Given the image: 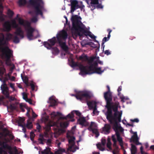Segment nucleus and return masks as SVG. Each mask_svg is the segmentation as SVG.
<instances>
[{
  "label": "nucleus",
  "instance_id": "f257e3e1",
  "mask_svg": "<svg viewBox=\"0 0 154 154\" xmlns=\"http://www.w3.org/2000/svg\"><path fill=\"white\" fill-rule=\"evenodd\" d=\"M68 34L67 32L64 30L60 31L58 33L56 37H54L51 39L48 40V42H44V45L47 49H50L52 47L54 46L57 42L61 48L64 51H67L68 50V47L66 45L65 42H63V41H65L67 38Z\"/></svg>",
  "mask_w": 154,
  "mask_h": 154
},
{
  "label": "nucleus",
  "instance_id": "f03ea898",
  "mask_svg": "<svg viewBox=\"0 0 154 154\" xmlns=\"http://www.w3.org/2000/svg\"><path fill=\"white\" fill-rule=\"evenodd\" d=\"M29 4L33 11H29V13L32 15L35 14V15L31 19L32 23H35L38 21V16H42V11L45 10L44 2L43 0H29Z\"/></svg>",
  "mask_w": 154,
  "mask_h": 154
},
{
  "label": "nucleus",
  "instance_id": "7ed1b4c3",
  "mask_svg": "<svg viewBox=\"0 0 154 154\" xmlns=\"http://www.w3.org/2000/svg\"><path fill=\"white\" fill-rule=\"evenodd\" d=\"M108 113H106V119L111 124L113 125L112 128L116 134L117 132L119 133V126L118 125V122H121V117L122 113H119L116 112L113 114L111 112H109Z\"/></svg>",
  "mask_w": 154,
  "mask_h": 154
},
{
  "label": "nucleus",
  "instance_id": "20e7f679",
  "mask_svg": "<svg viewBox=\"0 0 154 154\" xmlns=\"http://www.w3.org/2000/svg\"><path fill=\"white\" fill-rule=\"evenodd\" d=\"M112 100L110 102L111 103L109 105H108L106 101V107L107 109V111L106 113H108L109 112H111L112 113V111L114 112L119 113H122V112L118 111V108L120 107L119 103L117 101V97H113V100L112 101Z\"/></svg>",
  "mask_w": 154,
  "mask_h": 154
},
{
  "label": "nucleus",
  "instance_id": "39448f33",
  "mask_svg": "<svg viewBox=\"0 0 154 154\" xmlns=\"http://www.w3.org/2000/svg\"><path fill=\"white\" fill-rule=\"evenodd\" d=\"M76 98L80 101L83 102L87 101L91 99L92 96L91 92L88 91L84 90L79 91L76 95Z\"/></svg>",
  "mask_w": 154,
  "mask_h": 154
},
{
  "label": "nucleus",
  "instance_id": "423d86ee",
  "mask_svg": "<svg viewBox=\"0 0 154 154\" xmlns=\"http://www.w3.org/2000/svg\"><path fill=\"white\" fill-rule=\"evenodd\" d=\"M97 61H94L90 66H84L82 64H80L79 66V68L82 74H90V71H93L94 69L97 68L98 65Z\"/></svg>",
  "mask_w": 154,
  "mask_h": 154
},
{
  "label": "nucleus",
  "instance_id": "0eeeda50",
  "mask_svg": "<svg viewBox=\"0 0 154 154\" xmlns=\"http://www.w3.org/2000/svg\"><path fill=\"white\" fill-rule=\"evenodd\" d=\"M11 25L13 28L16 29L14 32V34L19 36L21 38H23L24 37V32L22 29L19 26L18 24L17 23L15 20H12Z\"/></svg>",
  "mask_w": 154,
  "mask_h": 154
},
{
  "label": "nucleus",
  "instance_id": "6e6552de",
  "mask_svg": "<svg viewBox=\"0 0 154 154\" xmlns=\"http://www.w3.org/2000/svg\"><path fill=\"white\" fill-rule=\"evenodd\" d=\"M2 94L4 96H0V103H4V100L9 97V89L7 86L1 85V87Z\"/></svg>",
  "mask_w": 154,
  "mask_h": 154
},
{
  "label": "nucleus",
  "instance_id": "1a4fd4ad",
  "mask_svg": "<svg viewBox=\"0 0 154 154\" xmlns=\"http://www.w3.org/2000/svg\"><path fill=\"white\" fill-rule=\"evenodd\" d=\"M2 56L6 59L5 63L7 66H10L11 61L10 58L13 56V51L10 50L2 52Z\"/></svg>",
  "mask_w": 154,
  "mask_h": 154
},
{
  "label": "nucleus",
  "instance_id": "9d476101",
  "mask_svg": "<svg viewBox=\"0 0 154 154\" xmlns=\"http://www.w3.org/2000/svg\"><path fill=\"white\" fill-rule=\"evenodd\" d=\"M71 2L70 5H69L71 6L70 12L71 13H73L74 11L79 8L82 9L84 7V5L82 4V2H81L80 5L79 4L78 2L76 0H70Z\"/></svg>",
  "mask_w": 154,
  "mask_h": 154
},
{
  "label": "nucleus",
  "instance_id": "9b49d317",
  "mask_svg": "<svg viewBox=\"0 0 154 154\" xmlns=\"http://www.w3.org/2000/svg\"><path fill=\"white\" fill-rule=\"evenodd\" d=\"M26 24V26L25 27V29L26 32L27 37L30 40L32 39V38L33 36V33L35 29L31 26L29 22H27Z\"/></svg>",
  "mask_w": 154,
  "mask_h": 154
},
{
  "label": "nucleus",
  "instance_id": "f8f14e48",
  "mask_svg": "<svg viewBox=\"0 0 154 154\" xmlns=\"http://www.w3.org/2000/svg\"><path fill=\"white\" fill-rule=\"evenodd\" d=\"M74 31L76 36L79 35L80 36V37H83L84 35L89 36L91 33L90 31L85 29L81 26Z\"/></svg>",
  "mask_w": 154,
  "mask_h": 154
},
{
  "label": "nucleus",
  "instance_id": "ddd939ff",
  "mask_svg": "<svg viewBox=\"0 0 154 154\" xmlns=\"http://www.w3.org/2000/svg\"><path fill=\"white\" fill-rule=\"evenodd\" d=\"M80 17L78 16L77 15H72L71 18V20L72 23V30H75L77 29L80 26V22L78 20Z\"/></svg>",
  "mask_w": 154,
  "mask_h": 154
},
{
  "label": "nucleus",
  "instance_id": "4468645a",
  "mask_svg": "<svg viewBox=\"0 0 154 154\" xmlns=\"http://www.w3.org/2000/svg\"><path fill=\"white\" fill-rule=\"evenodd\" d=\"M106 87L108 91L104 93V98L105 101H106L108 105L111 104L110 102L112 100V92L110 91V88L109 85H107Z\"/></svg>",
  "mask_w": 154,
  "mask_h": 154
},
{
  "label": "nucleus",
  "instance_id": "2eb2a0df",
  "mask_svg": "<svg viewBox=\"0 0 154 154\" xmlns=\"http://www.w3.org/2000/svg\"><path fill=\"white\" fill-rule=\"evenodd\" d=\"M5 72L6 69L4 66H3L0 67V75L1 76V78H0V80L3 83V85H2L7 86L6 82L9 79L7 77L5 76L4 77L3 76V75Z\"/></svg>",
  "mask_w": 154,
  "mask_h": 154
},
{
  "label": "nucleus",
  "instance_id": "dca6fc26",
  "mask_svg": "<svg viewBox=\"0 0 154 154\" xmlns=\"http://www.w3.org/2000/svg\"><path fill=\"white\" fill-rule=\"evenodd\" d=\"M85 1L88 5V7L92 11L96 8V5L99 3V0H85Z\"/></svg>",
  "mask_w": 154,
  "mask_h": 154
},
{
  "label": "nucleus",
  "instance_id": "f3484780",
  "mask_svg": "<svg viewBox=\"0 0 154 154\" xmlns=\"http://www.w3.org/2000/svg\"><path fill=\"white\" fill-rule=\"evenodd\" d=\"M5 39L0 38V52H2L11 50L7 46L3 47L6 44V41Z\"/></svg>",
  "mask_w": 154,
  "mask_h": 154
},
{
  "label": "nucleus",
  "instance_id": "a211bd4d",
  "mask_svg": "<svg viewBox=\"0 0 154 154\" xmlns=\"http://www.w3.org/2000/svg\"><path fill=\"white\" fill-rule=\"evenodd\" d=\"M75 138L74 137H70V139L69 140V143L70 145L68 148V149L72 152L75 151L76 149L75 148H73V146L75 144L74 140Z\"/></svg>",
  "mask_w": 154,
  "mask_h": 154
},
{
  "label": "nucleus",
  "instance_id": "6ab92c4d",
  "mask_svg": "<svg viewBox=\"0 0 154 154\" xmlns=\"http://www.w3.org/2000/svg\"><path fill=\"white\" fill-rule=\"evenodd\" d=\"M77 123L82 126H88L89 125V123L86 121L84 117H80L77 120Z\"/></svg>",
  "mask_w": 154,
  "mask_h": 154
},
{
  "label": "nucleus",
  "instance_id": "aec40b11",
  "mask_svg": "<svg viewBox=\"0 0 154 154\" xmlns=\"http://www.w3.org/2000/svg\"><path fill=\"white\" fill-rule=\"evenodd\" d=\"M3 27L4 31L9 32L11 30V26L10 22L8 21L4 23Z\"/></svg>",
  "mask_w": 154,
  "mask_h": 154
},
{
  "label": "nucleus",
  "instance_id": "412c9836",
  "mask_svg": "<svg viewBox=\"0 0 154 154\" xmlns=\"http://www.w3.org/2000/svg\"><path fill=\"white\" fill-rule=\"evenodd\" d=\"M74 117V112L72 111L70 113H69L66 116L60 117V119H67V118H69L71 119L70 121L71 122H74L75 121V119H72Z\"/></svg>",
  "mask_w": 154,
  "mask_h": 154
},
{
  "label": "nucleus",
  "instance_id": "4be33fe9",
  "mask_svg": "<svg viewBox=\"0 0 154 154\" xmlns=\"http://www.w3.org/2000/svg\"><path fill=\"white\" fill-rule=\"evenodd\" d=\"M111 126L109 124H106L103 128V131L105 134H108L110 133Z\"/></svg>",
  "mask_w": 154,
  "mask_h": 154
},
{
  "label": "nucleus",
  "instance_id": "5701e85b",
  "mask_svg": "<svg viewBox=\"0 0 154 154\" xmlns=\"http://www.w3.org/2000/svg\"><path fill=\"white\" fill-rule=\"evenodd\" d=\"M97 59L98 60L99 57H97L96 56H92L89 57H88V60H87L89 66H90L93 63L94 60Z\"/></svg>",
  "mask_w": 154,
  "mask_h": 154
},
{
  "label": "nucleus",
  "instance_id": "b1692460",
  "mask_svg": "<svg viewBox=\"0 0 154 154\" xmlns=\"http://www.w3.org/2000/svg\"><path fill=\"white\" fill-rule=\"evenodd\" d=\"M104 70H101V67H98L96 68L94 70H93V71H92L90 72V74H92L95 73H96L98 74H101L102 72H103Z\"/></svg>",
  "mask_w": 154,
  "mask_h": 154
},
{
  "label": "nucleus",
  "instance_id": "393cba45",
  "mask_svg": "<svg viewBox=\"0 0 154 154\" xmlns=\"http://www.w3.org/2000/svg\"><path fill=\"white\" fill-rule=\"evenodd\" d=\"M139 138L138 136H132L131 139V142H133L135 143L137 145H138L141 144V143L139 142Z\"/></svg>",
  "mask_w": 154,
  "mask_h": 154
},
{
  "label": "nucleus",
  "instance_id": "a878e982",
  "mask_svg": "<svg viewBox=\"0 0 154 154\" xmlns=\"http://www.w3.org/2000/svg\"><path fill=\"white\" fill-rule=\"evenodd\" d=\"M6 99H8L9 101L6 100L5 99L4 100V103H2L4 105H8L9 104V102H11V101H14L15 100H16V99L14 97L10 96V95H9V97L6 98Z\"/></svg>",
  "mask_w": 154,
  "mask_h": 154
},
{
  "label": "nucleus",
  "instance_id": "bb28decb",
  "mask_svg": "<svg viewBox=\"0 0 154 154\" xmlns=\"http://www.w3.org/2000/svg\"><path fill=\"white\" fill-rule=\"evenodd\" d=\"M116 136L117 140L119 142L120 146L122 147H123V142L122 138L120 136V134L119 133L117 132L116 134Z\"/></svg>",
  "mask_w": 154,
  "mask_h": 154
},
{
  "label": "nucleus",
  "instance_id": "cd10ccee",
  "mask_svg": "<svg viewBox=\"0 0 154 154\" xmlns=\"http://www.w3.org/2000/svg\"><path fill=\"white\" fill-rule=\"evenodd\" d=\"M107 31L108 32V34L107 35V37H104L102 40V42H103L104 43L109 40L111 36L110 33L112 31V30L110 29H108L107 30Z\"/></svg>",
  "mask_w": 154,
  "mask_h": 154
},
{
  "label": "nucleus",
  "instance_id": "c85d7f7f",
  "mask_svg": "<svg viewBox=\"0 0 154 154\" xmlns=\"http://www.w3.org/2000/svg\"><path fill=\"white\" fill-rule=\"evenodd\" d=\"M18 22L20 25L23 26L25 28L26 26V23L29 22L27 21H25L23 19L20 18H19L18 19Z\"/></svg>",
  "mask_w": 154,
  "mask_h": 154
},
{
  "label": "nucleus",
  "instance_id": "c756f323",
  "mask_svg": "<svg viewBox=\"0 0 154 154\" xmlns=\"http://www.w3.org/2000/svg\"><path fill=\"white\" fill-rule=\"evenodd\" d=\"M18 104L17 102H16L15 103L11 104L9 106H7V108H9L11 111L16 110L17 108L16 105Z\"/></svg>",
  "mask_w": 154,
  "mask_h": 154
},
{
  "label": "nucleus",
  "instance_id": "7c9ffc66",
  "mask_svg": "<svg viewBox=\"0 0 154 154\" xmlns=\"http://www.w3.org/2000/svg\"><path fill=\"white\" fill-rule=\"evenodd\" d=\"M25 119L24 118L20 117L18 121V124L19 126L22 127L25 124L24 123Z\"/></svg>",
  "mask_w": 154,
  "mask_h": 154
},
{
  "label": "nucleus",
  "instance_id": "2f4dec72",
  "mask_svg": "<svg viewBox=\"0 0 154 154\" xmlns=\"http://www.w3.org/2000/svg\"><path fill=\"white\" fill-rule=\"evenodd\" d=\"M86 102L87 104L90 109H92L94 108V106H95V105L96 104V103L95 101H89L88 100Z\"/></svg>",
  "mask_w": 154,
  "mask_h": 154
},
{
  "label": "nucleus",
  "instance_id": "473e14b6",
  "mask_svg": "<svg viewBox=\"0 0 154 154\" xmlns=\"http://www.w3.org/2000/svg\"><path fill=\"white\" fill-rule=\"evenodd\" d=\"M122 90V87L121 86H119V87L117 91L118 92V96H120V99H121V101L122 102H124V100L125 99V97L123 96H121V93L120 92V91H121Z\"/></svg>",
  "mask_w": 154,
  "mask_h": 154
},
{
  "label": "nucleus",
  "instance_id": "72a5a7b5",
  "mask_svg": "<svg viewBox=\"0 0 154 154\" xmlns=\"http://www.w3.org/2000/svg\"><path fill=\"white\" fill-rule=\"evenodd\" d=\"M13 35L12 34L8 33L6 34V37L5 38V40L6 41H9L13 38Z\"/></svg>",
  "mask_w": 154,
  "mask_h": 154
},
{
  "label": "nucleus",
  "instance_id": "f704fd0d",
  "mask_svg": "<svg viewBox=\"0 0 154 154\" xmlns=\"http://www.w3.org/2000/svg\"><path fill=\"white\" fill-rule=\"evenodd\" d=\"M49 99L50 103V106L52 107L57 105V101L54 99L52 97H50Z\"/></svg>",
  "mask_w": 154,
  "mask_h": 154
},
{
  "label": "nucleus",
  "instance_id": "c9c22d12",
  "mask_svg": "<svg viewBox=\"0 0 154 154\" xmlns=\"http://www.w3.org/2000/svg\"><path fill=\"white\" fill-rule=\"evenodd\" d=\"M88 57L87 56L85 55L84 54L82 55L81 56H79V59L84 61H87L88 60Z\"/></svg>",
  "mask_w": 154,
  "mask_h": 154
},
{
  "label": "nucleus",
  "instance_id": "e433bc0d",
  "mask_svg": "<svg viewBox=\"0 0 154 154\" xmlns=\"http://www.w3.org/2000/svg\"><path fill=\"white\" fill-rule=\"evenodd\" d=\"M21 76L23 82L27 86H29L28 77L26 76L23 77L21 75Z\"/></svg>",
  "mask_w": 154,
  "mask_h": 154
},
{
  "label": "nucleus",
  "instance_id": "4c0bfd02",
  "mask_svg": "<svg viewBox=\"0 0 154 154\" xmlns=\"http://www.w3.org/2000/svg\"><path fill=\"white\" fill-rule=\"evenodd\" d=\"M90 131H92L93 134H95L96 135V137H98L99 135V133L97 130L96 128H93L89 130Z\"/></svg>",
  "mask_w": 154,
  "mask_h": 154
},
{
  "label": "nucleus",
  "instance_id": "58836bf2",
  "mask_svg": "<svg viewBox=\"0 0 154 154\" xmlns=\"http://www.w3.org/2000/svg\"><path fill=\"white\" fill-rule=\"evenodd\" d=\"M131 154H135L137 151V148L133 144H131Z\"/></svg>",
  "mask_w": 154,
  "mask_h": 154
},
{
  "label": "nucleus",
  "instance_id": "ea45409f",
  "mask_svg": "<svg viewBox=\"0 0 154 154\" xmlns=\"http://www.w3.org/2000/svg\"><path fill=\"white\" fill-rule=\"evenodd\" d=\"M51 48H52V52L53 54L55 55L58 54L59 53V51L57 47H52Z\"/></svg>",
  "mask_w": 154,
  "mask_h": 154
},
{
  "label": "nucleus",
  "instance_id": "a19ab883",
  "mask_svg": "<svg viewBox=\"0 0 154 154\" xmlns=\"http://www.w3.org/2000/svg\"><path fill=\"white\" fill-rule=\"evenodd\" d=\"M97 125L95 122H91V124L88 128V130L91 129L93 128H95L96 127Z\"/></svg>",
  "mask_w": 154,
  "mask_h": 154
},
{
  "label": "nucleus",
  "instance_id": "79ce46f5",
  "mask_svg": "<svg viewBox=\"0 0 154 154\" xmlns=\"http://www.w3.org/2000/svg\"><path fill=\"white\" fill-rule=\"evenodd\" d=\"M58 148V149L55 152L56 154H61V153L65 152V150L64 149H62L60 147Z\"/></svg>",
  "mask_w": 154,
  "mask_h": 154
},
{
  "label": "nucleus",
  "instance_id": "37998d69",
  "mask_svg": "<svg viewBox=\"0 0 154 154\" xmlns=\"http://www.w3.org/2000/svg\"><path fill=\"white\" fill-rule=\"evenodd\" d=\"M25 126L29 129L32 128V122L30 121L29 119L27 120V124L26 125H25Z\"/></svg>",
  "mask_w": 154,
  "mask_h": 154
},
{
  "label": "nucleus",
  "instance_id": "c03bdc74",
  "mask_svg": "<svg viewBox=\"0 0 154 154\" xmlns=\"http://www.w3.org/2000/svg\"><path fill=\"white\" fill-rule=\"evenodd\" d=\"M13 42L15 43H17L19 42L20 40L19 38L17 36H13Z\"/></svg>",
  "mask_w": 154,
  "mask_h": 154
},
{
  "label": "nucleus",
  "instance_id": "a18cd8bd",
  "mask_svg": "<svg viewBox=\"0 0 154 154\" xmlns=\"http://www.w3.org/2000/svg\"><path fill=\"white\" fill-rule=\"evenodd\" d=\"M18 2L19 5L21 6L25 5L27 3V1L26 0H19Z\"/></svg>",
  "mask_w": 154,
  "mask_h": 154
},
{
  "label": "nucleus",
  "instance_id": "49530a36",
  "mask_svg": "<svg viewBox=\"0 0 154 154\" xmlns=\"http://www.w3.org/2000/svg\"><path fill=\"white\" fill-rule=\"evenodd\" d=\"M7 14L9 17H12L14 14V12L10 9H8V11Z\"/></svg>",
  "mask_w": 154,
  "mask_h": 154
},
{
  "label": "nucleus",
  "instance_id": "de8ad7c7",
  "mask_svg": "<svg viewBox=\"0 0 154 154\" xmlns=\"http://www.w3.org/2000/svg\"><path fill=\"white\" fill-rule=\"evenodd\" d=\"M100 143H98L97 144V146L98 149L102 151L105 150V149L103 146Z\"/></svg>",
  "mask_w": 154,
  "mask_h": 154
},
{
  "label": "nucleus",
  "instance_id": "09e8293b",
  "mask_svg": "<svg viewBox=\"0 0 154 154\" xmlns=\"http://www.w3.org/2000/svg\"><path fill=\"white\" fill-rule=\"evenodd\" d=\"M111 143L110 138H108L107 139V143L106 145L107 147L109 149H111Z\"/></svg>",
  "mask_w": 154,
  "mask_h": 154
},
{
  "label": "nucleus",
  "instance_id": "8fccbe9b",
  "mask_svg": "<svg viewBox=\"0 0 154 154\" xmlns=\"http://www.w3.org/2000/svg\"><path fill=\"white\" fill-rule=\"evenodd\" d=\"M50 151V148H48L44 149L42 152V154H48Z\"/></svg>",
  "mask_w": 154,
  "mask_h": 154
},
{
  "label": "nucleus",
  "instance_id": "3c124183",
  "mask_svg": "<svg viewBox=\"0 0 154 154\" xmlns=\"http://www.w3.org/2000/svg\"><path fill=\"white\" fill-rule=\"evenodd\" d=\"M51 115L52 116V117H55L57 115L58 116H61L62 115V114L59 112H57V114H56L55 112H53L51 113Z\"/></svg>",
  "mask_w": 154,
  "mask_h": 154
},
{
  "label": "nucleus",
  "instance_id": "603ef678",
  "mask_svg": "<svg viewBox=\"0 0 154 154\" xmlns=\"http://www.w3.org/2000/svg\"><path fill=\"white\" fill-rule=\"evenodd\" d=\"M81 64H79V66L78 65V64L75 62L73 61H72L71 62V66L72 67H74L77 66H79V65Z\"/></svg>",
  "mask_w": 154,
  "mask_h": 154
},
{
  "label": "nucleus",
  "instance_id": "864d4df0",
  "mask_svg": "<svg viewBox=\"0 0 154 154\" xmlns=\"http://www.w3.org/2000/svg\"><path fill=\"white\" fill-rule=\"evenodd\" d=\"M3 147L4 148H7V149L11 150L12 149V148L11 146H9L7 144H5V145H3Z\"/></svg>",
  "mask_w": 154,
  "mask_h": 154
},
{
  "label": "nucleus",
  "instance_id": "5fc2aeb1",
  "mask_svg": "<svg viewBox=\"0 0 154 154\" xmlns=\"http://www.w3.org/2000/svg\"><path fill=\"white\" fill-rule=\"evenodd\" d=\"M35 136V134L32 131L30 133V138L32 141H33L34 140Z\"/></svg>",
  "mask_w": 154,
  "mask_h": 154
},
{
  "label": "nucleus",
  "instance_id": "6e6d98bb",
  "mask_svg": "<svg viewBox=\"0 0 154 154\" xmlns=\"http://www.w3.org/2000/svg\"><path fill=\"white\" fill-rule=\"evenodd\" d=\"M68 125L69 123L68 122H65L62 124H61L60 125L63 126L64 128H66L68 126Z\"/></svg>",
  "mask_w": 154,
  "mask_h": 154
},
{
  "label": "nucleus",
  "instance_id": "4d7b16f0",
  "mask_svg": "<svg viewBox=\"0 0 154 154\" xmlns=\"http://www.w3.org/2000/svg\"><path fill=\"white\" fill-rule=\"evenodd\" d=\"M35 83H31L30 84V86L32 90V91H33L35 90Z\"/></svg>",
  "mask_w": 154,
  "mask_h": 154
},
{
  "label": "nucleus",
  "instance_id": "13d9d810",
  "mask_svg": "<svg viewBox=\"0 0 154 154\" xmlns=\"http://www.w3.org/2000/svg\"><path fill=\"white\" fill-rule=\"evenodd\" d=\"M73 112H74V114L75 113L77 116L79 117H80L81 115V113L80 112H79V111H73Z\"/></svg>",
  "mask_w": 154,
  "mask_h": 154
},
{
  "label": "nucleus",
  "instance_id": "bf43d9fd",
  "mask_svg": "<svg viewBox=\"0 0 154 154\" xmlns=\"http://www.w3.org/2000/svg\"><path fill=\"white\" fill-rule=\"evenodd\" d=\"M0 20L1 21H4L5 20V18L4 17V15L2 14H0Z\"/></svg>",
  "mask_w": 154,
  "mask_h": 154
},
{
  "label": "nucleus",
  "instance_id": "052dcab7",
  "mask_svg": "<svg viewBox=\"0 0 154 154\" xmlns=\"http://www.w3.org/2000/svg\"><path fill=\"white\" fill-rule=\"evenodd\" d=\"M24 106L23 105L22 103H20V109L23 112H24L25 111V110L24 108H23V107H24Z\"/></svg>",
  "mask_w": 154,
  "mask_h": 154
},
{
  "label": "nucleus",
  "instance_id": "680f3d73",
  "mask_svg": "<svg viewBox=\"0 0 154 154\" xmlns=\"http://www.w3.org/2000/svg\"><path fill=\"white\" fill-rule=\"evenodd\" d=\"M23 99L24 100H25L26 101V100H27L28 99L27 95L26 93H25L24 92H23Z\"/></svg>",
  "mask_w": 154,
  "mask_h": 154
},
{
  "label": "nucleus",
  "instance_id": "e2e57ef3",
  "mask_svg": "<svg viewBox=\"0 0 154 154\" xmlns=\"http://www.w3.org/2000/svg\"><path fill=\"white\" fill-rule=\"evenodd\" d=\"M106 140L104 139H102L101 140V143L103 146H105L106 143Z\"/></svg>",
  "mask_w": 154,
  "mask_h": 154
},
{
  "label": "nucleus",
  "instance_id": "0e129e2a",
  "mask_svg": "<svg viewBox=\"0 0 154 154\" xmlns=\"http://www.w3.org/2000/svg\"><path fill=\"white\" fill-rule=\"evenodd\" d=\"M40 137L41 138H39L38 139V140L40 141V142H41V141H43L44 139L43 138V135L42 134H40Z\"/></svg>",
  "mask_w": 154,
  "mask_h": 154
},
{
  "label": "nucleus",
  "instance_id": "69168bd1",
  "mask_svg": "<svg viewBox=\"0 0 154 154\" xmlns=\"http://www.w3.org/2000/svg\"><path fill=\"white\" fill-rule=\"evenodd\" d=\"M130 121L132 122H136L137 123H138L139 122V120L137 119H131L130 120Z\"/></svg>",
  "mask_w": 154,
  "mask_h": 154
},
{
  "label": "nucleus",
  "instance_id": "338daca9",
  "mask_svg": "<svg viewBox=\"0 0 154 154\" xmlns=\"http://www.w3.org/2000/svg\"><path fill=\"white\" fill-rule=\"evenodd\" d=\"M3 7L1 4L0 5V14H2L3 13Z\"/></svg>",
  "mask_w": 154,
  "mask_h": 154
},
{
  "label": "nucleus",
  "instance_id": "774afa93",
  "mask_svg": "<svg viewBox=\"0 0 154 154\" xmlns=\"http://www.w3.org/2000/svg\"><path fill=\"white\" fill-rule=\"evenodd\" d=\"M104 54L107 55H108L111 54L109 50H106L104 52Z\"/></svg>",
  "mask_w": 154,
  "mask_h": 154
}]
</instances>
